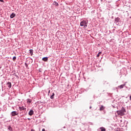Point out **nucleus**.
Wrapping results in <instances>:
<instances>
[{
	"instance_id": "obj_9",
	"label": "nucleus",
	"mask_w": 131,
	"mask_h": 131,
	"mask_svg": "<svg viewBox=\"0 0 131 131\" xmlns=\"http://www.w3.org/2000/svg\"><path fill=\"white\" fill-rule=\"evenodd\" d=\"M16 16V14L15 13H12L10 15V18L11 19H13V18H14V17H15Z\"/></svg>"
},
{
	"instance_id": "obj_10",
	"label": "nucleus",
	"mask_w": 131,
	"mask_h": 131,
	"mask_svg": "<svg viewBox=\"0 0 131 131\" xmlns=\"http://www.w3.org/2000/svg\"><path fill=\"white\" fill-rule=\"evenodd\" d=\"M103 109H105V107H104V106H103V105H100V111H103Z\"/></svg>"
},
{
	"instance_id": "obj_27",
	"label": "nucleus",
	"mask_w": 131,
	"mask_h": 131,
	"mask_svg": "<svg viewBox=\"0 0 131 131\" xmlns=\"http://www.w3.org/2000/svg\"><path fill=\"white\" fill-rule=\"evenodd\" d=\"M20 116H21V117H23L24 115H21Z\"/></svg>"
},
{
	"instance_id": "obj_25",
	"label": "nucleus",
	"mask_w": 131,
	"mask_h": 131,
	"mask_svg": "<svg viewBox=\"0 0 131 131\" xmlns=\"http://www.w3.org/2000/svg\"><path fill=\"white\" fill-rule=\"evenodd\" d=\"M130 100H131V96H129Z\"/></svg>"
},
{
	"instance_id": "obj_3",
	"label": "nucleus",
	"mask_w": 131,
	"mask_h": 131,
	"mask_svg": "<svg viewBox=\"0 0 131 131\" xmlns=\"http://www.w3.org/2000/svg\"><path fill=\"white\" fill-rule=\"evenodd\" d=\"M19 111H26V108L24 107V106H19L18 107Z\"/></svg>"
},
{
	"instance_id": "obj_4",
	"label": "nucleus",
	"mask_w": 131,
	"mask_h": 131,
	"mask_svg": "<svg viewBox=\"0 0 131 131\" xmlns=\"http://www.w3.org/2000/svg\"><path fill=\"white\" fill-rule=\"evenodd\" d=\"M11 114L12 116H16V115H18V114H19V113H18L16 111H13V112H11Z\"/></svg>"
},
{
	"instance_id": "obj_5",
	"label": "nucleus",
	"mask_w": 131,
	"mask_h": 131,
	"mask_svg": "<svg viewBox=\"0 0 131 131\" xmlns=\"http://www.w3.org/2000/svg\"><path fill=\"white\" fill-rule=\"evenodd\" d=\"M97 131H106V128L104 127H101L97 129Z\"/></svg>"
},
{
	"instance_id": "obj_20",
	"label": "nucleus",
	"mask_w": 131,
	"mask_h": 131,
	"mask_svg": "<svg viewBox=\"0 0 131 131\" xmlns=\"http://www.w3.org/2000/svg\"><path fill=\"white\" fill-rule=\"evenodd\" d=\"M8 129H9V130H12V127L9 126Z\"/></svg>"
},
{
	"instance_id": "obj_12",
	"label": "nucleus",
	"mask_w": 131,
	"mask_h": 131,
	"mask_svg": "<svg viewBox=\"0 0 131 131\" xmlns=\"http://www.w3.org/2000/svg\"><path fill=\"white\" fill-rule=\"evenodd\" d=\"M53 5L54 6H56V7H58L59 6V4H58V3L56 2H54L53 3Z\"/></svg>"
},
{
	"instance_id": "obj_17",
	"label": "nucleus",
	"mask_w": 131,
	"mask_h": 131,
	"mask_svg": "<svg viewBox=\"0 0 131 131\" xmlns=\"http://www.w3.org/2000/svg\"><path fill=\"white\" fill-rule=\"evenodd\" d=\"M100 55H102V52H99L97 54V57H100Z\"/></svg>"
},
{
	"instance_id": "obj_19",
	"label": "nucleus",
	"mask_w": 131,
	"mask_h": 131,
	"mask_svg": "<svg viewBox=\"0 0 131 131\" xmlns=\"http://www.w3.org/2000/svg\"><path fill=\"white\" fill-rule=\"evenodd\" d=\"M16 58H17L16 57V56H14V57H13V61H15V60H16Z\"/></svg>"
},
{
	"instance_id": "obj_22",
	"label": "nucleus",
	"mask_w": 131,
	"mask_h": 131,
	"mask_svg": "<svg viewBox=\"0 0 131 131\" xmlns=\"http://www.w3.org/2000/svg\"><path fill=\"white\" fill-rule=\"evenodd\" d=\"M50 93H51V91L49 90V92H48V96H49V95H50Z\"/></svg>"
},
{
	"instance_id": "obj_2",
	"label": "nucleus",
	"mask_w": 131,
	"mask_h": 131,
	"mask_svg": "<svg viewBox=\"0 0 131 131\" xmlns=\"http://www.w3.org/2000/svg\"><path fill=\"white\" fill-rule=\"evenodd\" d=\"M88 23H89V20H83L80 22V25L81 27L84 26V27H88Z\"/></svg>"
},
{
	"instance_id": "obj_1",
	"label": "nucleus",
	"mask_w": 131,
	"mask_h": 131,
	"mask_svg": "<svg viewBox=\"0 0 131 131\" xmlns=\"http://www.w3.org/2000/svg\"><path fill=\"white\" fill-rule=\"evenodd\" d=\"M116 113L120 116H123L126 113V110L124 107H122L120 110L117 111Z\"/></svg>"
},
{
	"instance_id": "obj_13",
	"label": "nucleus",
	"mask_w": 131,
	"mask_h": 131,
	"mask_svg": "<svg viewBox=\"0 0 131 131\" xmlns=\"http://www.w3.org/2000/svg\"><path fill=\"white\" fill-rule=\"evenodd\" d=\"M29 52H30V54H31V56H32V55H33V50L30 49L29 50Z\"/></svg>"
},
{
	"instance_id": "obj_23",
	"label": "nucleus",
	"mask_w": 131,
	"mask_h": 131,
	"mask_svg": "<svg viewBox=\"0 0 131 131\" xmlns=\"http://www.w3.org/2000/svg\"><path fill=\"white\" fill-rule=\"evenodd\" d=\"M0 2H1L2 3H4V0H0Z\"/></svg>"
},
{
	"instance_id": "obj_11",
	"label": "nucleus",
	"mask_w": 131,
	"mask_h": 131,
	"mask_svg": "<svg viewBox=\"0 0 131 131\" xmlns=\"http://www.w3.org/2000/svg\"><path fill=\"white\" fill-rule=\"evenodd\" d=\"M42 61H44L45 62H47V61H48V57H43L42 59Z\"/></svg>"
},
{
	"instance_id": "obj_28",
	"label": "nucleus",
	"mask_w": 131,
	"mask_h": 131,
	"mask_svg": "<svg viewBox=\"0 0 131 131\" xmlns=\"http://www.w3.org/2000/svg\"><path fill=\"white\" fill-rule=\"evenodd\" d=\"M13 109H14V107H12Z\"/></svg>"
},
{
	"instance_id": "obj_6",
	"label": "nucleus",
	"mask_w": 131,
	"mask_h": 131,
	"mask_svg": "<svg viewBox=\"0 0 131 131\" xmlns=\"http://www.w3.org/2000/svg\"><path fill=\"white\" fill-rule=\"evenodd\" d=\"M29 115H30V116H32V115H33V114H34V112L33 111V110H31L29 112Z\"/></svg>"
},
{
	"instance_id": "obj_14",
	"label": "nucleus",
	"mask_w": 131,
	"mask_h": 131,
	"mask_svg": "<svg viewBox=\"0 0 131 131\" xmlns=\"http://www.w3.org/2000/svg\"><path fill=\"white\" fill-rule=\"evenodd\" d=\"M120 20V18H119V17H117L116 18H115V21H116V22H119Z\"/></svg>"
},
{
	"instance_id": "obj_8",
	"label": "nucleus",
	"mask_w": 131,
	"mask_h": 131,
	"mask_svg": "<svg viewBox=\"0 0 131 131\" xmlns=\"http://www.w3.org/2000/svg\"><path fill=\"white\" fill-rule=\"evenodd\" d=\"M125 84H122L118 86L119 89H123V88L125 86Z\"/></svg>"
},
{
	"instance_id": "obj_15",
	"label": "nucleus",
	"mask_w": 131,
	"mask_h": 131,
	"mask_svg": "<svg viewBox=\"0 0 131 131\" xmlns=\"http://www.w3.org/2000/svg\"><path fill=\"white\" fill-rule=\"evenodd\" d=\"M55 97V93H52V95L50 97V99H54V97Z\"/></svg>"
},
{
	"instance_id": "obj_29",
	"label": "nucleus",
	"mask_w": 131,
	"mask_h": 131,
	"mask_svg": "<svg viewBox=\"0 0 131 131\" xmlns=\"http://www.w3.org/2000/svg\"><path fill=\"white\" fill-rule=\"evenodd\" d=\"M30 119H28V120H29Z\"/></svg>"
},
{
	"instance_id": "obj_21",
	"label": "nucleus",
	"mask_w": 131,
	"mask_h": 131,
	"mask_svg": "<svg viewBox=\"0 0 131 131\" xmlns=\"http://www.w3.org/2000/svg\"><path fill=\"white\" fill-rule=\"evenodd\" d=\"M25 66H26V67H28V64H27V63H25Z\"/></svg>"
},
{
	"instance_id": "obj_16",
	"label": "nucleus",
	"mask_w": 131,
	"mask_h": 131,
	"mask_svg": "<svg viewBox=\"0 0 131 131\" xmlns=\"http://www.w3.org/2000/svg\"><path fill=\"white\" fill-rule=\"evenodd\" d=\"M27 103L28 104H30V103H31V100H30V99H28L27 100Z\"/></svg>"
},
{
	"instance_id": "obj_26",
	"label": "nucleus",
	"mask_w": 131,
	"mask_h": 131,
	"mask_svg": "<svg viewBox=\"0 0 131 131\" xmlns=\"http://www.w3.org/2000/svg\"><path fill=\"white\" fill-rule=\"evenodd\" d=\"M90 109H92V106H90Z\"/></svg>"
},
{
	"instance_id": "obj_24",
	"label": "nucleus",
	"mask_w": 131,
	"mask_h": 131,
	"mask_svg": "<svg viewBox=\"0 0 131 131\" xmlns=\"http://www.w3.org/2000/svg\"><path fill=\"white\" fill-rule=\"evenodd\" d=\"M42 131H46V129L43 128V129H42Z\"/></svg>"
},
{
	"instance_id": "obj_18",
	"label": "nucleus",
	"mask_w": 131,
	"mask_h": 131,
	"mask_svg": "<svg viewBox=\"0 0 131 131\" xmlns=\"http://www.w3.org/2000/svg\"><path fill=\"white\" fill-rule=\"evenodd\" d=\"M115 130L116 131H120V128H115Z\"/></svg>"
},
{
	"instance_id": "obj_7",
	"label": "nucleus",
	"mask_w": 131,
	"mask_h": 131,
	"mask_svg": "<svg viewBox=\"0 0 131 131\" xmlns=\"http://www.w3.org/2000/svg\"><path fill=\"white\" fill-rule=\"evenodd\" d=\"M7 85L8 86V88H9V89H11V88H12V83H11V82H8V83H7Z\"/></svg>"
}]
</instances>
